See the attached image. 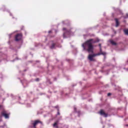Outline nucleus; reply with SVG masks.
<instances>
[{"mask_svg": "<svg viewBox=\"0 0 128 128\" xmlns=\"http://www.w3.org/2000/svg\"><path fill=\"white\" fill-rule=\"evenodd\" d=\"M94 39H90L82 44V46L83 47V50H86L88 52H94V46H92V42Z\"/></svg>", "mask_w": 128, "mask_h": 128, "instance_id": "f257e3e1", "label": "nucleus"}, {"mask_svg": "<svg viewBox=\"0 0 128 128\" xmlns=\"http://www.w3.org/2000/svg\"><path fill=\"white\" fill-rule=\"evenodd\" d=\"M62 30H65V32L63 34V38H68V36H70V30H66V28H63Z\"/></svg>", "mask_w": 128, "mask_h": 128, "instance_id": "f03ea898", "label": "nucleus"}, {"mask_svg": "<svg viewBox=\"0 0 128 128\" xmlns=\"http://www.w3.org/2000/svg\"><path fill=\"white\" fill-rule=\"evenodd\" d=\"M94 56H96V54H89L88 56V59L90 62H96V59L94 58Z\"/></svg>", "mask_w": 128, "mask_h": 128, "instance_id": "7ed1b4c3", "label": "nucleus"}, {"mask_svg": "<svg viewBox=\"0 0 128 128\" xmlns=\"http://www.w3.org/2000/svg\"><path fill=\"white\" fill-rule=\"evenodd\" d=\"M22 38V34H18L15 36V40L16 42H18V40H20Z\"/></svg>", "mask_w": 128, "mask_h": 128, "instance_id": "20e7f679", "label": "nucleus"}, {"mask_svg": "<svg viewBox=\"0 0 128 128\" xmlns=\"http://www.w3.org/2000/svg\"><path fill=\"white\" fill-rule=\"evenodd\" d=\"M98 114H100V116H104V118H108V113L104 112V110L102 109L98 112Z\"/></svg>", "mask_w": 128, "mask_h": 128, "instance_id": "39448f33", "label": "nucleus"}, {"mask_svg": "<svg viewBox=\"0 0 128 128\" xmlns=\"http://www.w3.org/2000/svg\"><path fill=\"white\" fill-rule=\"evenodd\" d=\"M2 116H4L5 118H8L10 117L8 116V114H6V111L4 110L2 112H1Z\"/></svg>", "mask_w": 128, "mask_h": 128, "instance_id": "423d86ee", "label": "nucleus"}, {"mask_svg": "<svg viewBox=\"0 0 128 128\" xmlns=\"http://www.w3.org/2000/svg\"><path fill=\"white\" fill-rule=\"evenodd\" d=\"M115 20L116 22V28H118V26H120V22H118V20L117 18H116Z\"/></svg>", "mask_w": 128, "mask_h": 128, "instance_id": "0eeeda50", "label": "nucleus"}, {"mask_svg": "<svg viewBox=\"0 0 128 128\" xmlns=\"http://www.w3.org/2000/svg\"><path fill=\"white\" fill-rule=\"evenodd\" d=\"M58 122L56 121L54 124H53L54 128H58Z\"/></svg>", "mask_w": 128, "mask_h": 128, "instance_id": "6e6552de", "label": "nucleus"}, {"mask_svg": "<svg viewBox=\"0 0 128 128\" xmlns=\"http://www.w3.org/2000/svg\"><path fill=\"white\" fill-rule=\"evenodd\" d=\"M110 44H112L113 46H116V43L114 41V40H110Z\"/></svg>", "mask_w": 128, "mask_h": 128, "instance_id": "1a4fd4ad", "label": "nucleus"}, {"mask_svg": "<svg viewBox=\"0 0 128 128\" xmlns=\"http://www.w3.org/2000/svg\"><path fill=\"white\" fill-rule=\"evenodd\" d=\"M124 34H126V36H128V29H125L124 30Z\"/></svg>", "mask_w": 128, "mask_h": 128, "instance_id": "9d476101", "label": "nucleus"}, {"mask_svg": "<svg viewBox=\"0 0 128 128\" xmlns=\"http://www.w3.org/2000/svg\"><path fill=\"white\" fill-rule=\"evenodd\" d=\"M101 54H102V56H104V58H106V52H102L101 53Z\"/></svg>", "mask_w": 128, "mask_h": 128, "instance_id": "9b49d317", "label": "nucleus"}, {"mask_svg": "<svg viewBox=\"0 0 128 128\" xmlns=\"http://www.w3.org/2000/svg\"><path fill=\"white\" fill-rule=\"evenodd\" d=\"M54 46H56V44L53 43L50 47V48H54Z\"/></svg>", "mask_w": 128, "mask_h": 128, "instance_id": "f8f14e48", "label": "nucleus"}, {"mask_svg": "<svg viewBox=\"0 0 128 128\" xmlns=\"http://www.w3.org/2000/svg\"><path fill=\"white\" fill-rule=\"evenodd\" d=\"M78 113V116H80V111H77V112Z\"/></svg>", "mask_w": 128, "mask_h": 128, "instance_id": "ddd939ff", "label": "nucleus"}, {"mask_svg": "<svg viewBox=\"0 0 128 128\" xmlns=\"http://www.w3.org/2000/svg\"><path fill=\"white\" fill-rule=\"evenodd\" d=\"M58 114V116H60V109L58 108V114Z\"/></svg>", "mask_w": 128, "mask_h": 128, "instance_id": "4468645a", "label": "nucleus"}, {"mask_svg": "<svg viewBox=\"0 0 128 128\" xmlns=\"http://www.w3.org/2000/svg\"><path fill=\"white\" fill-rule=\"evenodd\" d=\"M100 52L102 54V48H100Z\"/></svg>", "mask_w": 128, "mask_h": 128, "instance_id": "2eb2a0df", "label": "nucleus"}, {"mask_svg": "<svg viewBox=\"0 0 128 128\" xmlns=\"http://www.w3.org/2000/svg\"><path fill=\"white\" fill-rule=\"evenodd\" d=\"M36 82H40V78H36Z\"/></svg>", "mask_w": 128, "mask_h": 128, "instance_id": "dca6fc26", "label": "nucleus"}, {"mask_svg": "<svg viewBox=\"0 0 128 128\" xmlns=\"http://www.w3.org/2000/svg\"><path fill=\"white\" fill-rule=\"evenodd\" d=\"M74 110L75 112H77L78 111H76V108L74 107Z\"/></svg>", "mask_w": 128, "mask_h": 128, "instance_id": "f3484780", "label": "nucleus"}, {"mask_svg": "<svg viewBox=\"0 0 128 128\" xmlns=\"http://www.w3.org/2000/svg\"><path fill=\"white\" fill-rule=\"evenodd\" d=\"M48 34H52V30H50L48 32Z\"/></svg>", "mask_w": 128, "mask_h": 128, "instance_id": "a211bd4d", "label": "nucleus"}, {"mask_svg": "<svg viewBox=\"0 0 128 128\" xmlns=\"http://www.w3.org/2000/svg\"><path fill=\"white\" fill-rule=\"evenodd\" d=\"M100 54H102V53H100V52H99V53H98L97 54H96V56H100Z\"/></svg>", "mask_w": 128, "mask_h": 128, "instance_id": "6ab92c4d", "label": "nucleus"}, {"mask_svg": "<svg viewBox=\"0 0 128 128\" xmlns=\"http://www.w3.org/2000/svg\"><path fill=\"white\" fill-rule=\"evenodd\" d=\"M112 96V94L111 93H108V96Z\"/></svg>", "mask_w": 128, "mask_h": 128, "instance_id": "aec40b11", "label": "nucleus"}, {"mask_svg": "<svg viewBox=\"0 0 128 128\" xmlns=\"http://www.w3.org/2000/svg\"><path fill=\"white\" fill-rule=\"evenodd\" d=\"M0 108H4L2 105H0Z\"/></svg>", "mask_w": 128, "mask_h": 128, "instance_id": "412c9836", "label": "nucleus"}, {"mask_svg": "<svg viewBox=\"0 0 128 128\" xmlns=\"http://www.w3.org/2000/svg\"><path fill=\"white\" fill-rule=\"evenodd\" d=\"M98 46H99L100 48H102V44H98Z\"/></svg>", "mask_w": 128, "mask_h": 128, "instance_id": "4be33fe9", "label": "nucleus"}, {"mask_svg": "<svg viewBox=\"0 0 128 128\" xmlns=\"http://www.w3.org/2000/svg\"><path fill=\"white\" fill-rule=\"evenodd\" d=\"M54 108H58V106H56Z\"/></svg>", "mask_w": 128, "mask_h": 128, "instance_id": "5701e85b", "label": "nucleus"}, {"mask_svg": "<svg viewBox=\"0 0 128 128\" xmlns=\"http://www.w3.org/2000/svg\"><path fill=\"white\" fill-rule=\"evenodd\" d=\"M114 34H116V30H114Z\"/></svg>", "mask_w": 128, "mask_h": 128, "instance_id": "b1692460", "label": "nucleus"}, {"mask_svg": "<svg viewBox=\"0 0 128 128\" xmlns=\"http://www.w3.org/2000/svg\"><path fill=\"white\" fill-rule=\"evenodd\" d=\"M96 41H94V42H93V44H96Z\"/></svg>", "mask_w": 128, "mask_h": 128, "instance_id": "393cba45", "label": "nucleus"}, {"mask_svg": "<svg viewBox=\"0 0 128 128\" xmlns=\"http://www.w3.org/2000/svg\"><path fill=\"white\" fill-rule=\"evenodd\" d=\"M125 126H128V124H126Z\"/></svg>", "mask_w": 128, "mask_h": 128, "instance_id": "a878e982", "label": "nucleus"}, {"mask_svg": "<svg viewBox=\"0 0 128 128\" xmlns=\"http://www.w3.org/2000/svg\"><path fill=\"white\" fill-rule=\"evenodd\" d=\"M100 42V40H98L97 42Z\"/></svg>", "mask_w": 128, "mask_h": 128, "instance_id": "bb28decb", "label": "nucleus"}, {"mask_svg": "<svg viewBox=\"0 0 128 128\" xmlns=\"http://www.w3.org/2000/svg\"><path fill=\"white\" fill-rule=\"evenodd\" d=\"M12 36V34H10L9 36H10H10Z\"/></svg>", "mask_w": 128, "mask_h": 128, "instance_id": "cd10ccee", "label": "nucleus"}, {"mask_svg": "<svg viewBox=\"0 0 128 128\" xmlns=\"http://www.w3.org/2000/svg\"><path fill=\"white\" fill-rule=\"evenodd\" d=\"M126 16H128V14H126Z\"/></svg>", "mask_w": 128, "mask_h": 128, "instance_id": "c85d7f7f", "label": "nucleus"}, {"mask_svg": "<svg viewBox=\"0 0 128 128\" xmlns=\"http://www.w3.org/2000/svg\"><path fill=\"white\" fill-rule=\"evenodd\" d=\"M127 62H128V61H127Z\"/></svg>", "mask_w": 128, "mask_h": 128, "instance_id": "c756f323", "label": "nucleus"}]
</instances>
